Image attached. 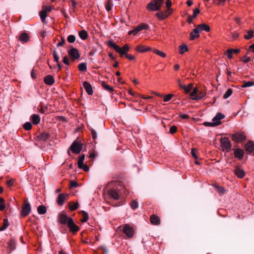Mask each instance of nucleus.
Instances as JSON below:
<instances>
[{"mask_svg": "<svg viewBox=\"0 0 254 254\" xmlns=\"http://www.w3.org/2000/svg\"><path fill=\"white\" fill-rule=\"evenodd\" d=\"M107 45L109 47L113 48L117 53L120 54L122 57L124 55L127 54L129 51V48L127 44H125L122 48L116 45L113 41L110 40L108 42Z\"/></svg>", "mask_w": 254, "mask_h": 254, "instance_id": "1", "label": "nucleus"}, {"mask_svg": "<svg viewBox=\"0 0 254 254\" xmlns=\"http://www.w3.org/2000/svg\"><path fill=\"white\" fill-rule=\"evenodd\" d=\"M164 3V0H151V1L147 4V8L150 11H158L160 9Z\"/></svg>", "mask_w": 254, "mask_h": 254, "instance_id": "2", "label": "nucleus"}, {"mask_svg": "<svg viewBox=\"0 0 254 254\" xmlns=\"http://www.w3.org/2000/svg\"><path fill=\"white\" fill-rule=\"evenodd\" d=\"M69 149L73 153L78 154L80 153L82 149V144L77 140H75L71 145Z\"/></svg>", "mask_w": 254, "mask_h": 254, "instance_id": "3", "label": "nucleus"}, {"mask_svg": "<svg viewBox=\"0 0 254 254\" xmlns=\"http://www.w3.org/2000/svg\"><path fill=\"white\" fill-rule=\"evenodd\" d=\"M68 55L72 61L78 60L80 58V54L76 48H71L68 51Z\"/></svg>", "mask_w": 254, "mask_h": 254, "instance_id": "4", "label": "nucleus"}, {"mask_svg": "<svg viewBox=\"0 0 254 254\" xmlns=\"http://www.w3.org/2000/svg\"><path fill=\"white\" fill-rule=\"evenodd\" d=\"M220 143L221 146L227 151H229L231 150L232 145L228 138H221L220 139Z\"/></svg>", "mask_w": 254, "mask_h": 254, "instance_id": "5", "label": "nucleus"}, {"mask_svg": "<svg viewBox=\"0 0 254 254\" xmlns=\"http://www.w3.org/2000/svg\"><path fill=\"white\" fill-rule=\"evenodd\" d=\"M246 136L243 132H236L232 135V139L235 142H241L246 139Z\"/></svg>", "mask_w": 254, "mask_h": 254, "instance_id": "6", "label": "nucleus"}, {"mask_svg": "<svg viewBox=\"0 0 254 254\" xmlns=\"http://www.w3.org/2000/svg\"><path fill=\"white\" fill-rule=\"evenodd\" d=\"M123 231L128 238H131L134 234V231L129 225L126 224L123 229Z\"/></svg>", "mask_w": 254, "mask_h": 254, "instance_id": "7", "label": "nucleus"}, {"mask_svg": "<svg viewBox=\"0 0 254 254\" xmlns=\"http://www.w3.org/2000/svg\"><path fill=\"white\" fill-rule=\"evenodd\" d=\"M31 206L30 203H28L25 200L23 205L22 206L21 215L23 216H27L30 212Z\"/></svg>", "mask_w": 254, "mask_h": 254, "instance_id": "8", "label": "nucleus"}, {"mask_svg": "<svg viewBox=\"0 0 254 254\" xmlns=\"http://www.w3.org/2000/svg\"><path fill=\"white\" fill-rule=\"evenodd\" d=\"M224 115L221 113H217L216 116L212 119V122L215 126H217L221 124V120L224 119Z\"/></svg>", "mask_w": 254, "mask_h": 254, "instance_id": "9", "label": "nucleus"}, {"mask_svg": "<svg viewBox=\"0 0 254 254\" xmlns=\"http://www.w3.org/2000/svg\"><path fill=\"white\" fill-rule=\"evenodd\" d=\"M171 13V11H169L168 10H166L165 11H162L159 12H157L155 14V15L160 20H162L167 17H168Z\"/></svg>", "mask_w": 254, "mask_h": 254, "instance_id": "10", "label": "nucleus"}, {"mask_svg": "<svg viewBox=\"0 0 254 254\" xmlns=\"http://www.w3.org/2000/svg\"><path fill=\"white\" fill-rule=\"evenodd\" d=\"M67 226L69 230L73 233L77 232L79 229V227L74 224L72 218H70L69 220Z\"/></svg>", "mask_w": 254, "mask_h": 254, "instance_id": "11", "label": "nucleus"}, {"mask_svg": "<svg viewBox=\"0 0 254 254\" xmlns=\"http://www.w3.org/2000/svg\"><path fill=\"white\" fill-rule=\"evenodd\" d=\"M246 150L250 154L254 155V143L249 141L245 145Z\"/></svg>", "mask_w": 254, "mask_h": 254, "instance_id": "12", "label": "nucleus"}, {"mask_svg": "<svg viewBox=\"0 0 254 254\" xmlns=\"http://www.w3.org/2000/svg\"><path fill=\"white\" fill-rule=\"evenodd\" d=\"M240 51V50L239 49H229L225 52V54L229 59H232L233 58V54H237L239 53Z\"/></svg>", "mask_w": 254, "mask_h": 254, "instance_id": "13", "label": "nucleus"}, {"mask_svg": "<svg viewBox=\"0 0 254 254\" xmlns=\"http://www.w3.org/2000/svg\"><path fill=\"white\" fill-rule=\"evenodd\" d=\"M234 156L235 157L241 160L244 156V150L241 148H236L234 150Z\"/></svg>", "mask_w": 254, "mask_h": 254, "instance_id": "14", "label": "nucleus"}, {"mask_svg": "<svg viewBox=\"0 0 254 254\" xmlns=\"http://www.w3.org/2000/svg\"><path fill=\"white\" fill-rule=\"evenodd\" d=\"M67 196V193H60L58 197L57 203L58 205L61 206L63 205L64 202V200L66 196Z\"/></svg>", "mask_w": 254, "mask_h": 254, "instance_id": "15", "label": "nucleus"}, {"mask_svg": "<svg viewBox=\"0 0 254 254\" xmlns=\"http://www.w3.org/2000/svg\"><path fill=\"white\" fill-rule=\"evenodd\" d=\"M196 28L197 29V30L199 31V33L202 31L209 32L210 30L209 26L205 23L198 25L196 27Z\"/></svg>", "mask_w": 254, "mask_h": 254, "instance_id": "16", "label": "nucleus"}, {"mask_svg": "<svg viewBox=\"0 0 254 254\" xmlns=\"http://www.w3.org/2000/svg\"><path fill=\"white\" fill-rule=\"evenodd\" d=\"M70 218H71L68 217L65 214H62L60 216L59 221L62 224H67V225H68V222Z\"/></svg>", "mask_w": 254, "mask_h": 254, "instance_id": "17", "label": "nucleus"}, {"mask_svg": "<svg viewBox=\"0 0 254 254\" xmlns=\"http://www.w3.org/2000/svg\"><path fill=\"white\" fill-rule=\"evenodd\" d=\"M83 85L88 95H90L93 94L92 87L88 82L86 81L84 82Z\"/></svg>", "mask_w": 254, "mask_h": 254, "instance_id": "18", "label": "nucleus"}, {"mask_svg": "<svg viewBox=\"0 0 254 254\" xmlns=\"http://www.w3.org/2000/svg\"><path fill=\"white\" fill-rule=\"evenodd\" d=\"M235 173L239 178H243L245 176V171L239 167L236 168L235 170Z\"/></svg>", "mask_w": 254, "mask_h": 254, "instance_id": "19", "label": "nucleus"}, {"mask_svg": "<svg viewBox=\"0 0 254 254\" xmlns=\"http://www.w3.org/2000/svg\"><path fill=\"white\" fill-rule=\"evenodd\" d=\"M19 40L21 42L25 43L29 40V37L27 33L23 32L19 35Z\"/></svg>", "mask_w": 254, "mask_h": 254, "instance_id": "20", "label": "nucleus"}, {"mask_svg": "<svg viewBox=\"0 0 254 254\" xmlns=\"http://www.w3.org/2000/svg\"><path fill=\"white\" fill-rule=\"evenodd\" d=\"M109 195L114 199L118 200L120 198L118 192L115 190H111L109 191Z\"/></svg>", "mask_w": 254, "mask_h": 254, "instance_id": "21", "label": "nucleus"}, {"mask_svg": "<svg viewBox=\"0 0 254 254\" xmlns=\"http://www.w3.org/2000/svg\"><path fill=\"white\" fill-rule=\"evenodd\" d=\"M199 31L197 30L196 27L193 29V30L190 33V39L193 40L196 38L199 37Z\"/></svg>", "mask_w": 254, "mask_h": 254, "instance_id": "22", "label": "nucleus"}, {"mask_svg": "<svg viewBox=\"0 0 254 254\" xmlns=\"http://www.w3.org/2000/svg\"><path fill=\"white\" fill-rule=\"evenodd\" d=\"M44 82L47 85H52L54 82V79L53 77L51 75H48L45 77Z\"/></svg>", "mask_w": 254, "mask_h": 254, "instance_id": "23", "label": "nucleus"}, {"mask_svg": "<svg viewBox=\"0 0 254 254\" xmlns=\"http://www.w3.org/2000/svg\"><path fill=\"white\" fill-rule=\"evenodd\" d=\"M136 51L140 53H143L151 50V48L149 47H145L143 45H139L136 47Z\"/></svg>", "mask_w": 254, "mask_h": 254, "instance_id": "24", "label": "nucleus"}, {"mask_svg": "<svg viewBox=\"0 0 254 254\" xmlns=\"http://www.w3.org/2000/svg\"><path fill=\"white\" fill-rule=\"evenodd\" d=\"M39 15L42 22L45 24H47V22L46 20V18L47 16V13L46 12V11L43 10H41L39 12Z\"/></svg>", "mask_w": 254, "mask_h": 254, "instance_id": "25", "label": "nucleus"}, {"mask_svg": "<svg viewBox=\"0 0 254 254\" xmlns=\"http://www.w3.org/2000/svg\"><path fill=\"white\" fill-rule=\"evenodd\" d=\"M178 49L179 51V53L181 55L184 54L185 52L188 51L189 48L187 45L183 44L181 45H180L178 47Z\"/></svg>", "mask_w": 254, "mask_h": 254, "instance_id": "26", "label": "nucleus"}, {"mask_svg": "<svg viewBox=\"0 0 254 254\" xmlns=\"http://www.w3.org/2000/svg\"><path fill=\"white\" fill-rule=\"evenodd\" d=\"M150 222L152 224L158 225L160 223V220L158 216L152 215L150 217Z\"/></svg>", "mask_w": 254, "mask_h": 254, "instance_id": "27", "label": "nucleus"}, {"mask_svg": "<svg viewBox=\"0 0 254 254\" xmlns=\"http://www.w3.org/2000/svg\"><path fill=\"white\" fill-rule=\"evenodd\" d=\"M37 139L40 141H45L49 137V135L46 132H42L37 136Z\"/></svg>", "mask_w": 254, "mask_h": 254, "instance_id": "28", "label": "nucleus"}, {"mask_svg": "<svg viewBox=\"0 0 254 254\" xmlns=\"http://www.w3.org/2000/svg\"><path fill=\"white\" fill-rule=\"evenodd\" d=\"M206 95V93L203 91H199L198 94L193 97H191V99L193 100H198L202 99Z\"/></svg>", "mask_w": 254, "mask_h": 254, "instance_id": "29", "label": "nucleus"}, {"mask_svg": "<svg viewBox=\"0 0 254 254\" xmlns=\"http://www.w3.org/2000/svg\"><path fill=\"white\" fill-rule=\"evenodd\" d=\"M78 35L79 37L83 40H86L88 37V33L85 30H82L79 31Z\"/></svg>", "mask_w": 254, "mask_h": 254, "instance_id": "30", "label": "nucleus"}, {"mask_svg": "<svg viewBox=\"0 0 254 254\" xmlns=\"http://www.w3.org/2000/svg\"><path fill=\"white\" fill-rule=\"evenodd\" d=\"M37 212L39 214H44L47 212V208L43 205H40L37 208Z\"/></svg>", "mask_w": 254, "mask_h": 254, "instance_id": "31", "label": "nucleus"}, {"mask_svg": "<svg viewBox=\"0 0 254 254\" xmlns=\"http://www.w3.org/2000/svg\"><path fill=\"white\" fill-rule=\"evenodd\" d=\"M41 118L39 115L37 114H33V125H38L40 123Z\"/></svg>", "mask_w": 254, "mask_h": 254, "instance_id": "32", "label": "nucleus"}, {"mask_svg": "<svg viewBox=\"0 0 254 254\" xmlns=\"http://www.w3.org/2000/svg\"><path fill=\"white\" fill-rule=\"evenodd\" d=\"M8 250H9V253H10L14 249H15V241H13V240H10L8 243Z\"/></svg>", "mask_w": 254, "mask_h": 254, "instance_id": "33", "label": "nucleus"}, {"mask_svg": "<svg viewBox=\"0 0 254 254\" xmlns=\"http://www.w3.org/2000/svg\"><path fill=\"white\" fill-rule=\"evenodd\" d=\"M79 204L78 202H71L69 203V208L71 211L75 210L78 208Z\"/></svg>", "mask_w": 254, "mask_h": 254, "instance_id": "34", "label": "nucleus"}, {"mask_svg": "<svg viewBox=\"0 0 254 254\" xmlns=\"http://www.w3.org/2000/svg\"><path fill=\"white\" fill-rule=\"evenodd\" d=\"M193 84L192 83L189 84L187 86L184 85L183 88L186 93H189L192 88Z\"/></svg>", "mask_w": 254, "mask_h": 254, "instance_id": "35", "label": "nucleus"}, {"mask_svg": "<svg viewBox=\"0 0 254 254\" xmlns=\"http://www.w3.org/2000/svg\"><path fill=\"white\" fill-rule=\"evenodd\" d=\"M78 69L80 71H85L87 69V64L86 63H82L79 64Z\"/></svg>", "mask_w": 254, "mask_h": 254, "instance_id": "36", "label": "nucleus"}, {"mask_svg": "<svg viewBox=\"0 0 254 254\" xmlns=\"http://www.w3.org/2000/svg\"><path fill=\"white\" fill-rule=\"evenodd\" d=\"M254 85V82L252 81H245L241 86L242 88L251 87Z\"/></svg>", "mask_w": 254, "mask_h": 254, "instance_id": "37", "label": "nucleus"}, {"mask_svg": "<svg viewBox=\"0 0 254 254\" xmlns=\"http://www.w3.org/2000/svg\"><path fill=\"white\" fill-rule=\"evenodd\" d=\"M153 51L155 54L160 56L162 58H165L166 57V54L165 53L157 49H154Z\"/></svg>", "mask_w": 254, "mask_h": 254, "instance_id": "38", "label": "nucleus"}, {"mask_svg": "<svg viewBox=\"0 0 254 254\" xmlns=\"http://www.w3.org/2000/svg\"><path fill=\"white\" fill-rule=\"evenodd\" d=\"M82 218L81 220V221L82 222H86L89 218L88 213L84 211H82Z\"/></svg>", "mask_w": 254, "mask_h": 254, "instance_id": "39", "label": "nucleus"}, {"mask_svg": "<svg viewBox=\"0 0 254 254\" xmlns=\"http://www.w3.org/2000/svg\"><path fill=\"white\" fill-rule=\"evenodd\" d=\"M113 3L110 0H108L105 4V8L107 11H109L112 9Z\"/></svg>", "mask_w": 254, "mask_h": 254, "instance_id": "40", "label": "nucleus"}, {"mask_svg": "<svg viewBox=\"0 0 254 254\" xmlns=\"http://www.w3.org/2000/svg\"><path fill=\"white\" fill-rule=\"evenodd\" d=\"M9 225V223L8 222V220L6 219H4L3 220V225L2 227H0V231H2L4 230Z\"/></svg>", "mask_w": 254, "mask_h": 254, "instance_id": "41", "label": "nucleus"}, {"mask_svg": "<svg viewBox=\"0 0 254 254\" xmlns=\"http://www.w3.org/2000/svg\"><path fill=\"white\" fill-rule=\"evenodd\" d=\"M232 90L231 88H229L223 96L224 99H226L232 95Z\"/></svg>", "mask_w": 254, "mask_h": 254, "instance_id": "42", "label": "nucleus"}, {"mask_svg": "<svg viewBox=\"0 0 254 254\" xmlns=\"http://www.w3.org/2000/svg\"><path fill=\"white\" fill-rule=\"evenodd\" d=\"M174 96V95L172 94H167L166 95L163 96V100L164 102H167L169 101Z\"/></svg>", "mask_w": 254, "mask_h": 254, "instance_id": "43", "label": "nucleus"}, {"mask_svg": "<svg viewBox=\"0 0 254 254\" xmlns=\"http://www.w3.org/2000/svg\"><path fill=\"white\" fill-rule=\"evenodd\" d=\"M140 31V29H138V27H136L132 30H130L128 32V35L132 34L133 35H135L137 34L138 32Z\"/></svg>", "mask_w": 254, "mask_h": 254, "instance_id": "44", "label": "nucleus"}, {"mask_svg": "<svg viewBox=\"0 0 254 254\" xmlns=\"http://www.w3.org/2000/svg\"><path fill=\"white\" fill-rule=\"evenodd\" d=\"M102 85L105 89H106V90H107L110 92H113L114 90L113 87H112L111 86H110L109 85L105 84V83H103Z\"/></svg>", "mask_w": 254, "mask_h": 254, "instance_id": "45", "label": "nucleus"}, {"mask_svg": "<svg viewBox=\"0 0 254 254\" xmlns=\"http://www.w3.org/2000/svg\"><path fill=\"white\" fill-rule=\"evenodd\" d=\"M198 92H199V91H198L197 87H195L193 88L192 91L190 93V96L191 97H195V96H196L198 94Z\"/></svg>", "mask_w": 254, "mask_h": 254, "instance_id": "46", "label": "nucleus"}, {"mask_svg": "<svg viewBox=\"0 0 254 254\" xmlns=\"http://www.w3.org/2000/svg\"><path fill=\"white\" fill-rule=\"evenodd\" d=\"M67 41L70 43H72L75 41V37L73 35H70L67 37Z\"/></svg>", "mask_w": 254, "mask_h": 254, "instance_id": "47", "label": "nucleus"}, {"mask_svg": "<svg viewBox=\"0 0 254 254\" xmlns=\"http://www.w3.org/2000/svg\"><path fill=\"white\" fill-rule=\"evenodd\" d=\"M253 34H254L253 31H252V30L249 31L247 33V34L245 36V38L246 39H248V40L251 39L254 36Z\"/></svg>", "mask_w": 254, "mask_h": 254, "instance_id": "48", "label": "nucleus"}, {"mask_svg": "<svg viewBox=\"0 0 254 254\" xmlns=\"http://www.w3.org/2000/svg\"><path fill=\"white\" fill-rule=\"evenodd\" d=\"M84 159H85V155L84 154H82L81 155L79 159H78V162H77V164H78V166H81L82 163H83V161L84 160Z\"/></svg>", "mask_w": 254, "mask_h": 254, "instance_id": "49", "label": "nucleus"}, {"mask_svg": "<svg viewBox=\"0 0 254 254\" xmlns=\"http://www.w3.org/2000/svg\"><path fill=\"white\" fill-rule=\"evenodd\" d=\"M24 128L26 130H29L32 128V124L30 122H26L23 125Z\"/></svg>", "mask_w": 254, "mask_h": 254, "instance_id": "50", "label": "nucleus"}, {"mask_svg": "<svg viewBox=\"0 0 254 254\" xmlns=\"http://www.w3.org/2000/svg\"><path fill=\"white\" fill-rule=\"evenodd\" d=\"M241 61L244 63H247L251 61V58L244 56L241 58Z\"/></svg>", "mask_w": 254, "mask_h": 254, "instance_id": "51", "label": "nucleus"}, {"mask_svg": "<svg viewBox=\"0 0 254 254\" xmlns=\"http://www.w3.org/2000/svg\"><path fill=\"white\" fill-rule=\"evenodd\" d=\"M140 31H141L143 29H147L149 28V26L146 24H141L137 26Z\"/></svg>", "mask_w": 254, "mask_h": 254, "instance_id": "52", "label": "nucleus"}, {"mask_svg": "<svg viewBox=\"0 0 254 254\" xmlns=\"http://www.w3.org/2000/svg\"><path fill=\"white\" fill-rule=\"evenodd\" d=\"M138 203L136 200H133L131 203V207L133 209H135L138 207Z\"/></svg>", "mask_w": 254, "mask_h": 254, "instance_id": "53", "label": "nucleus"}, {"mask_svg": "<svg viewBox=\"0 0 254 254\" xmlns=\"http://www.w3.org/2000/svg\"><path fill=\"white\" fill-rule=\"evenodd\" d=\"M78 168L81 169H82L83 170H84V171H88L89 170V168L84 163H82V165L81 166H78Z\"/></svg>", "mask_w": 254, "mask_h": 254, "instance_id": "54", "label": "nucleus"}, {"mask_svg": "<svg viewBox=\"0 0 254 254\" xmlns=\"http://www.w3.org/2000/svg\"><path fill=\"white\" fill-rule=\"evenodd\" d=\"M166 6L167 7L166 10H168L169 11H170L171 8L170 7L172 5V2L170 0H167V1L166 2Z\"/></svg>", "mask_w": 254, "mask_h": 254, "instance_id": "55", "label": "nucleus"}, {"mask_svg": "<svg viewBox=\"0 0 254 254\" xmlns=\"http://www.w3.org/2000/svg\"><path fill=\"white\" fill-rule=\"evenodd\" d=\"M43 10L46 11V12L47 13L48 12H50L52 10V7L51 6H47L44 5L43 6Z\"/></svg>", "mask_w": 254, "mask_h": 254, "instance_id": "56", "label": "nucleus"}, {"mask_svg": "<svg viewBox=\"0 0 254 254\" xmlns=\"http://www.w3.org/2000/svg\"><path fill=\"white\" fill-rule=\"evenodd\" d=\"M90 130L92 137L94 140L96 139L97 138V134L96 131L93 129H90Z\"/></svg>", "mask_w": 254, "mask_h": 254, "instance_id": "57", "label": "nucleus"}, {"mask_svg": "<svg viewBox=\"0 0 254 254\" xmlns=\"http://www.w3.org/2000/svg\"><path fill=\"white\" fill-rule=\"evenodd\" d=\"M177 127L175 126H173L170 127V133L171 134H173L177 131Z\"/></svg>", "mask_w": 254, "mask_h": 254, "instance_id": "58", "label": "nucleus"}, {"mask_svg": "<svg viewBox=\"0 0 254 254\" xmlns=\"http://www.w3.org/2000/svg\"><path fill=\"white\" fill-rule=\"evenodd\" d=\"M200 12V10L198 8H196L194 9L193 12L192 17L195 18L197 16V15Z\"/></svg>", "mask_w": 254, "mask_h": 254, "instance_id": "59", "label": "nucleus"}, {"mask_svg": "<svg viewBox=\"0 0 254 254\" xmlns=\"http://www.w3.org/2000/svg\"><path fill=\"white\" fill-rule=\"evenodd\" d=\"M63 63L66 65H69V62L68 58L66 56H64L63 60Z\"/></svg>", "mask_w": 254, "mask_h": 254, "instance_id": "60", "label": "nucleus"}, {"mask_svg": "<svg viewBox=\"0 0 254 254\" xmlns=\"http://www.w3.org/2000/svg\"><path fill=\"white\" fill-rule=\"evenodd\" d=\"M53 56H54V61L58 63L59 60V57L57 53H56V52L55 51L54 52Z\"/></svg>", "mask_w": 254, "mask_h": 254, "instance_id": "61", "label": "nucleus"}, {"mask_svg": "<svg viewBox=\"0 0 254 254\" xmlns=\"http://www.w3.org/2000/svg\"><path fill=\"white\" fill-rule=\"evenodd\" d=\"M216 189H217V190H218V191L220 193H222V194L224 193L225 190H224V189L223 187H216Z\"/></svg>", "mask_w": 254, "mask_h": 254, "instance_id": "62", "label": "nucleus"}, {"mask_svg": "<svg viewBox=\"0 0 254 254\" xmlns=\"http://www.w3.org/2000/svg\"><path fill=\"white\" fill-rule=\"evenodd\" d=\"M191 153L192 156H193V157L194 158H195V159L197 158V156L196 154V150L195 149H192Z\"/></svg>", "mask_w": 254, "mask_h": 254, "instance_id": "63", "label": "nucleus"}, {"mask_svg": "<svg viewBox=\"0 0 254 254\" xmlns=\"http://www.w3.org/2000/svg\"><path fill=\"white\" fill-rule=\"evenodd\" d=\"M126 57L129 60H134L135 59V57L129 54L125 55Z\"/></svg>", "mask_w": 254, "mask_h": 254, "instance_id": "64", "label": "nucleus"}]
</instances>
